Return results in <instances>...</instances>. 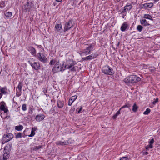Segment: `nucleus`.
I'll use <instances>...</instances> for the list:
<instances>
[{
	"instance_id": "1",
	"label": "nucleus",
	"mask_w": 160,
	"mask_h": 160,
	"mask_svg": "<svg viewBox=\"0 0 160 160\" xmlns=\"http://www.w3.org/2000/svg\"><path fill=\"white\" fill-rule=\"evenodd\" d=\"M141 80V78L137 75H133L128 76L125 78L124 82L128 86H131L132 84L137 83Z\"/></svg>"
},
{
	"instance_id": "2",
	"label": "nucleus",
	"mask_w": 160,
	"mask_h": 160,
	"mask_svg": "<svg viewBox=\"0 0 160 160\" xmlns=\"http://www.w3.org/2000/svg\"><path fill=\"white\" fill-rule=\"evenodd\" d=\"M101 71L105 75L112 76L113 75L114 73L112 68L107 65L102 67Z\"/></svg>"
},
{
	"instance_id": "3",
	"label": "nucleus",
	"mask_w": 160,
	"mask_h": 160,
	"mask_svg": "<svg viewBox=\"0 0 160 160\" xmlns=\"http://www.w3.org/2000/svg\"><path fill=\"white\" fill-rule=\"evenodd\" d=\"M94 44L92 43L90 44L86 43V42L83 44L82 45V48H85L83 49V51H85V56L90 54L91 53V51L93 50Z\"/></svg>"
},
{
	"instance_id": "4",
	"label": "nucleus",
	"mask_w": 160,
	"mask_h": 160,
	"mask_svg": "<svg viewBox=\"0 0 160 160\" xmlns=\"http://www.w3.org/2000/svg\"><path fill=\"white\" fill-rule=\"evenodd\" d=\"M64 63L62 64V65L59 64V61L57 62L54 66L52 71L54 73L58 72L60 71L63 72L65 69L64 67Z\"/></svg>"
},
{
	"instance_id": "5",
	"label": "nucleus",
	"mask_w": 160,
	"mask_h": 160,
	"mask_svg": "<svg viewBox=\"0 0 160 160\" xmlns=\"http://www.w3.org/2000/svg\"><path fill=\"white\" fill-rule=\"evenodd\" d=\"M77 64V62L73 59L68 58L67 59L65 63L64 66L65 70L66 69H70L72 67Z\"/></svg>"
},
{
	"instance_id": "6",
	"label": "nucleus",
	"mask_w": 160,
	"mask_h": 160,
	"mask_svg": "<svg viewBox=\"0 0 160 160\" xmlns=\"http://www.w3.org/2000/svg\"><path fill=\"white\" fill-rule=\"evenodd\" d=\"M72 19H70L68 22H66L65 25L64 27L63 32H65L70 30L74 26V23L73 22Z\"/></svg>"
},
{
	"instance_id": "7",
	"label": "nucleus",
	"mask_w": 160,
	"mask_h": 160,
	"mask_svg": "<svg viewBox=\"0 0 160 160\" xmlns=\"http://www.w3.org/2000/svg\"><path fill=\"white\" fill-rule=\"evenodd\" d=\"M28 62L32 66V69L36 71H38L41 68V66L39 62H31L30 60L28 61Z\"/></svg>"
},
{
	"instance_id": "8",
	"label": "nucleus",
	"mask_w": 160,
	"mask_h": 160,
	"mask_svg": "<svg viewBox=\"0 0 160 160\" xmlns=\"http://www.w3.org/2000/svg\"><path fill=\"white\" fill-rule=\"evenodd\" d=\"M38 60L44 63L47 62L48 59L44 54H42L40 53H38L36 56Z\"/></svg>"
},
{
	"instance_id": "9",
	"label": "nucleus",
	"mask_w": 160,
	"mask_h": 160,
	"mask_svg": "<svg viewBox=\"0 0 160 160\" xmlns=\"http://www.w3.org/2000/svg\"><path fill=\"white\" fill-rule=\"evenodd\" d=\"M13 137V135L11 133H8L4 134L2 138L4 143L11 140Z\"/></svg>"
},
{
	"instance_id": "10",
	"label": "nucleus",
	"mask_w": 160,
	"mask_h": 160,
	"mask_svg": "<svg viewBox=\"0 0 160 160\" xmlns=\"http://www.w3.org/2000/svg\"><path fill=\"white\" fill-rule=\"evenodd\" d=\"M33 6V4L32 2H28L26 5H24V8L26 12H29Z\"/></svg>"
},
{
	"instance_id": "11",
	"label": "nucleus",
	"mask_w": 160,
	"mask_h": 160,
	"mask_svg": "<svg viewBox=\"0 0 160 160\" xmlns=\"http://www.w3.org/2000/svg\"><path fill=\"white\" fill-rule=\"evenodd\" d=\"M22 82H19L18 85L16 88V96L19 97L21 95L22 93Z\"/></svg>"
},
{
	"instance_id": "12",
	"label": "nucleus",
	"mask_w": 160,
	"mask_h": 160,
	"mask_svg": "<svg viewBox=\"0 0 160 160\" xmlns=\"http://www.w3.org/2000/svg\"><path fill=\"white\" fill-rule=\"evenodd\" d=\"M132 4L127 3L123 8H122V12L123 13L130 10L132 8Z\"/></svg>"
},
{
	"instance_id": "13",
	"label": "nucleus",
	"mask_w": 160,
	"mask_h": 160,
	"mask_svg": "<svg viewBox=\"0 0 160 160\" xmlns=\"http://www.w3.org/2000/svg\"><path fill=\"white\" fill-rule=\"evenodd\" d=\"M129 25L127 22H124L122 25L120 30L122 32H125L128 30Z\"/></svg>"
},
{
	"instance_id": "14",
	"label": "nucleus",
	"mask_w": 160,
	"mask_h": 160,
	"mask_svg": "<svg viewBox=\"0 0 160 160\" xmlns=\"http://www.w3.org/2000/svg\"><path fill=\"white\" fill-rule=\"evenodd\" d=\"M27 50L30 52L32 55L36 56V51L34 47L31 46H28Z\"/></svg>"
},
{
	"instance_id": "15",
	"label": "nucleus",
	"mask_w": 160,
	"mask_h": 160,
	"mask_svg": "<svg viewBox=\"0 0 160 160\" xmlns=\"http://www.w3.org/2000/svg\"><path fill=\"white\" fill-rule=\"evenodd\" d=\"M12 144L11 142H9L4 147V152H7L10 153V152L11 150Z\"/></svg>"
},
{
	"instance_id": "16",
	"label": "nucleus",
	"mask_w": 160,
	"mask_h": 160,
	"mask_svg": "<svg viewBox=\"0 0 160 160\" xmlns=\"http://www.w3.org/2000/svg\"><path fill=\"white\" fill-rule=\"evenodd\" d=\"M0 91L2 94H8L9 93L10 91L8 90L6 86H5L3 87H2L0 88Z\"/></svg>"
},
{
	"instance_id": "17",
	"label": "nucleus",
	"mask_w": 160,
	"mask_h": 160,
	"mask_svg": "<svg viewBox=\"0 0 160 160\" xmlns=\"http://www.w3.org/2000/svg\"><path fill=\"white\" fill-rule=\"evenodd\" d=\"M10 153L4 152L2 157L0 156V160H7L10 156Z\"/></svg>"
},
{
	"instance_id": "18",
	"label": "nucleus",
	"mask_w": 160,
	"mask_h": 160,
	"mask_svg": "<svg viewBox=\"0 0 160 160\" xmlns=\"http://www.w3.org/2000/svg\"><path fill=\"white\" fill-rule=\"evenodd\" d=\"M45 116L43 114H39L37 115L35 117V119L38 122H40L44 120Z\"/></svg>"
},
{
	"instance_id": "19",
	"label": "nucleus",
	"mask_w": 160,
	"mask_h": 160,
	"mask_svg": "<svg viewBox=\"0 0 160 160\" xmlns=\"http://www.w3.org/2000/svg\"><path fill=\"white\" fill-rule=\"evenodd\" d=\"M64 104V101L63 100H58L57 101V107L60 109L62 108Z\"/></svg>"
},
{
	"instance_id": "20",
	"label": "nucleus",
	"mask_w": 160,
	"mask_h": 160,
	"mask_svg": "<svg viewBox=\"0 0 160 160\" xmlns=\"http://www.w3.org/2000/svg\"><path fill=\"white\" fill-rule=\"evenodd\" d=\"M153 5V3H148L142 4L141 5V7L142 8H147L152 7Z\"/></svg>"
},
{
	"instance_id": "21",
	"label": "nucleus",
	"mask_w": 160,
	"mask_h": 160,
	"mask_svg": "<svg viewBox=\"0 0 160 160\" xmlns=\"http://www.w3.org/2000/svg\"><path fill=\"white\" fill-rule=\"evenodd\" d=\"M77 95L72 96L70 98L69 101L68 105L71 106L73 102L77 99Z\"/></svg>"
},
{
	"instance_id": "22",
	"label": "nucleus",
	"mask_w": 160,
	"mask_h": 160,
	"mask_svg": "<svg viewBox=\"0 0 160 160\" xmlns=\"http://www.w3.org/2000/svg\"><path fill=\"white\" fill-rule=\"evenodd\" d=\"M98 55L99 54H98L97 52H96L94 53H93L88 57L89 60H90L96 58Z\"/></svg>"
},
{
	"instance_id": "23",
	"label": "nucleus",
	"mask_w": 160,
	"mask_h": 160,
	"mask_svg": "<svg viewBox=\"0 0 160 160\" xmlns=\"http://www.w3.org/2000/svg\"><path fill=\"white\" fill-rule=\"evenodd\" d=\"M38 130V128L36 127H33L32 128L31 133L30 135H28L29 137H32L35 134V131Z\"/></svg>"
},
{
	"instance_id": "24",
	"label": "nucleus",
	"mask_w": 160,
	"mask_h": 160,
	"mask_svg": "<svg viewBox=\"0 0 160 160\" xmlns=\"http://www.w3.org/2000/svg\"><path fill=\"white\" fill-rule=\"evenodd\" d=\"M140 23L141 24L144 26H148L150 25V24H149L147 21L146 19H141L140 20Z\"/></svg>"
},
{
	"instance_id": "25",
	"label": "nucleus",
	"mask_w": 160,
	"mask_h": 160,
	"mask_svg": "<svg viewBox=\"0 0 160 160\" xmlns=\"http://www.w3.org/2000/svg\"><path fill=\"white\" fill-rule=\"evenodd\" d=\"M68 142L67 141L62 142L61 141H58L56 142V144L57 145H66L68 144Z\"/></svg>"
},
{
	"instance_id": "26",
	"label": "nucleus",
	"mask_w": 160,
	"mask_h": 160,
	"mask_svg": "<svg viewBox=\"0 0 160 160\" xmlns=\"http://www.w3.org/2000/svg\"><path fill=\"white\" fill-rule=\"evenodd\" d=\"M4 14L6 17L5 18L8 19L12 15V13L10 12L5 11L4 12Z\"/></svg>"
},
{
	"instance_id": "27",
	"label": "nucleus",
	"mask_w": 160,
	"mask_h": 160,
	"mask_svg": "<svg viewBox=\"0 0 160 160\" xmlns=\"http://www.w3.org/2000/svg\"><path fill=\"white\" fill-rule=\"evenodd\" d=\"M55 29L58 31H59L62 29V26L60 23H57L55 25Z\"/></svg>"
},
{
	"instance_id": "28",
	"label": "nucleus",
	"mask_w": 160,
	"mask_h": 160,
	"mask_svg": "<svg viewBox=\"0 0 160 160\" xmlns=\"http://www.w3.org/2000/svg\"><path fill=\"white\" fill-rule=\"evenodd\" d=\"M23 128V127L22 125H19V126H15V130L18 131H21Z\"/></svg>"
},
{
	"instance_id": "29",
	"label": "nucleus",
	"mask_w": 160,
	"mask_h": 160,
	"mask_svg": "<svg viewBox=\"0 0 160 160\" xmlns=\"http://www.w3.org/2000/svg\"><path fill=\"white\" fill-rule=\"evenodd\" d=\"M154 142V138H152L149 142V144L148 145V146L150 148H153V144Z\"/></svg>"
},
{
	"instance_id": "30",
	"label": "nucleus",
	"mask_w": 160,
	"mask_h": 160,
	"mask_svg": "<svg viewBox=\"0 0 160 160\" xmlns=\"http://www.w3.org/2000/svg\"><path fill=\"white\" fill-rule=\"evenodd\" d=\"M1 103L2 104H1L0 106V110L2 111L4 110L3 109L5 108L6 104L4 101L1 102Z\"/></svg>"
},
{
	"instance_id": "31",
	"label": "nucleus",
	"mask_w": 160,
	"mask_h": 160,
	"mask_svg": "<svg viewBox=\"0 0 160 160\" xmlns=\"http://www.w3.org/2000/svg\"><path fill=\"white\" fill-rule=\"evenodd\" d=\"M15 138L17 139L18 138H22L23 133H22L20 132H18L17 133H15Z\"/></svg>"
},
{
	"instance_id": "32",
	"label": "nucleus",
	"mask_w": 160,
	"mask_h": 160,
	"mask_svg": "<svg viewBox=\"0 0 160 160\" xmlns=\"http://www.w3.org/2000/svg\"><path fill=\"white\" fill-rule=\"evenodd\" d=\"M138 108V107L137 105L136 104V103H134L132 106V110L133 112H136L137 111Z\"/></svg>"
},
{
	"instance_id": "33",
	"label": "nucleus",
	"mask_w": 160,
	"mask_h": 160,
	"mask_svg": "<svg viewBox=\"0 0 160 160\" xmlns=\"http://www.w3.org/2000/svg\"><path fill=\"white\" fill-rule=\"evenodd\" d=\"M143 18L145 19H149L150 20H152V18L151 16L149 14H144L143 16Z\"/></svg>"
},
{
	"instance_id": "34",
	"label": "nucleus",
	"mask_w": 160,
	"mask_h": 160,
	"mask_svg": "<svg viewBox=\"0 0 160 160\" xmlns=\"http://www.w3.org/2000/svg\"><path fill=\"white\" fill-rule=\"evenodd\" d=\"M57 60L56 59H53L51 60L49 63V64L50 65H53L56 63H57Z\"/></svg>"
},
{
	"instance_id": "35",
	"label": "nucleus",
	"mask_w": 160,
	"mask_h": 160,
	"mask_svg": "<svg viewBox=\"0 0 160 160\" xmlns=\"http://www.w3.org/2000/svg\"><path fill=\"white\" fill-rule=\"evenodd\" d=\"M143 27L141 25H138L137 26V29L139 32H141L143 29Z\"/></svg>"
},
{
	"instance_id": "36",
	"label": "nucleus",
	"mask_w": 160,
	"mask_h": 160,
	"mask_svg": "<svg viewBox=\"0 0 160 160\" xmlns=\"http://www.w3.org/2000/svg\"><path fill=\"white\" fill-rule=\"evenodd\" d=\"M150 109L148 108L146 109V111L143 112V113L144 115H148L150 113Z\"/></svg>"
},
{
	"instance_id": "37",
	"label": "nucleus",
	"mask_w": 160,
	"mask_h": 160,
	"mask_svg": "<svg viewBox=\"0 0 160 160\" xmlns=\"http://www.w3.org/2000/svg\"><path fill=\"white\" fill-rule=\"evenodd\" d=\"M149 71L152 72H154L156 70V68L155 67L152 68L149 67Z\"/></svg>"
},
{
	"instance_id": "38",
	"label": "nucleus",
	"mask_w": 160,
	"mask_h": 160,
	"mask_svg": "<svg viewBox=\"0 0 160 160\" xmlns=\"http://www.w3.org/2000/svg\"><path fill=\"white\" fill-rule=\"evenodd\" d=\"M42 90V92H43L44 94L47 97H48L49 96V95L47 94V89L45 88H43Z\"/></svg>"
},
{
	"instance_id": "39",
	"label": "nucleus",
	"mask_w": 160,
	"mask_h": 160,
	"mask_svg": "<svg viewBox=\"0 0 160 160\" xmlns=\"http://www.w3.org/2000/svg\"><path fill=\"white\" fill-rule=\"evenodd\" d=\"M5 1H2L0 2V7L2 8L5 6Z\"/></svg>"
},
{
	"instance_id": "40",
	"label": "nucleus",
	"mask_w": 160,
	"mask_h": 160,
	"mask_svg": "<svg viewBox=\"0 0 160 160\" xmlns=\"http://www.w3.org/2000/svg\"><path fill=\"white\" fill-rule=\"evenodd\" d=\"M131 107V105L129 104H126L124 106H123L121 108H120V110H121L122 108H129Z\"/></svg>"
},
{
	"instance_id": "41",
	"label": "nucleus",
	"mask_w": 160,
	"mask_h": 160,
	"mask_svg": "<svg viewBox=\"0 0 160 160\" xmlns=\"http://www.w3.org/2000/svg\"><path fill=\"white\" fill-rule=\"evenodd\" d=\"M42 147V146H41V145H40L38 146H35L34 147L33 150H39V149H40Z\"/></svg>"
},
{
	"instance_id": "42",
	"label": "nucleus",
	"mask_w": 160,
	"mask_h": 160,
	"mask_svg": "<svg viewBox=\"0 0 160 160\" xmlns=\"http://www.w3.org/2000/svg\"><path fill=\"white\" fill-rule=\"evenodd\" d=\"M82 107L81 106H80L79 108H77L76 109V111H77L79 113H80L81 112V111L82 110Z\"/></svg>"
},
{
	"instance_id": "43",
	"label": "nucleus",
	"mask_w": 160,
	"mask_h": 160,
	"mask_svg": "<svg viewBox=\"0 0 160 160\" xmlns=\"http://www.w3.org/2000/svg\"><path fill=\"white\" fill-rule=\"evenodd\" d=\"M33 109L31 107H30L29 108V110L28 111V113L32 114L33 112Z\"/></svg>"
},
{
	"instance_id": "44",
	"label": "nucleus",
	"mask_w": 160,
	"mask_h": 160,
	"mask_svg": "<svg viewBox=\"0 0 160 160\" xmlns=\"http://www.w3.org/2000/svg\"><path fill=\"white\" fill-rule=\"evenodd\" d=\"M22 109L24 111H26L27 110L26 104H24L22 105Z\"/></svg>"
},
{
	"instance_id": "45",
	"label": "nucleus",
	"mask_w": 160,
	"mask_h": 160,
	"mask_svg": "<svg viewBox=\"0 0 160 160\" xmlns=\"http://www.w3.org/2000/svg\"><path fill=\"white\" fill-rule=\"evenodd\" d=\"M119 160H129V159L128 156H125L122 157Z\"/></svg>"
},
{
	"instance_id": "46",
	"label": "nucleus",
	"mask_w": 160,
	"mask_h": 160,
	"mask_svg": "<svg viewBox=\"0 0 160 160\" xmlns=\"http://www.w3.org/2000/svg\"><path fill=\"white\" fill-rule=\"evenodd\" d=\"M85 52V51H80L79 53L80 54V55H81V56H83L85 55V53H84Z\"/></svg>"
},
{
	"instance_id": "47",
	"label": "nucleus",
	"mask_w": 160,
	"mask_h": 160,
	"mask_svg": "<svg viewBox=\"0 0 160 160\" xmlns=\"http://www.w3.org/2000/svg\"><path fill=\"white\" fill-rule=\"evenodd\" d=\"M70 69H71L70 71L71 72H74V71L75 72L76 71L75 67L74 66H72V67H71L70 68Z\"/></svg>"
},
{
	"instance_id": "48",
	"label": "nucleus",
	"mask_w": 160,
	"mask_h": 160,
	"mask_svg": "<svg viewBox=\"0 0 160 160\" xmlns=\"http://www.w3.org/2000/svg\"><path fill=\"white\" fill-rule=\"evenodd\" d=\"M82 61H88L89 60V59L88 58V57L87 56L86 57L82 58Z\"/></svg>"
},
{
	"instance_id": "49",
	"label": "nucleus",
	"mask_w": 160,
	"mask_h": 160,
	"mask_svg": "<svg viewBox=\"0 0 160 160\" xmlns=\"http://www.w3.org/2000/svg\"><path fill=\"white\" fill-rule=\"evenodd\" d=\"M34 44L35 45L37 46L38 48H41L43 50V51H44V48H42V47L41 45H37L36 44Z\"/></svg>"
},
{
	"instance_id": "50",
	"label": "nucleus",
	"mask_w": 160,
	"mask_h": 160,
	"mask_svg": "<svg viewBox=\"0 0 160 160\" xmlns=\"http://www.w3.org/2000/svg\"><path fill=\"white\" fill-rule=\"evenodd\" d=\"M142 154L143 155H147L149 153V152L147 151H145L144 150H143L142 152Z\"/></svg>"
},
{
	"instance_id": "51",
	"label": "nucleus",
	"mask_w": 160,
	"mask_h": 160,
	"mask_svg": "<svg viewBox=\"0 0 160 160\" xmlns=\"http://www.w3.org/2000/svg\"><path fill=\"white\" fill-rule=\"evenodd\" d=\"M75 108L73 107H72L70 110V112L71 113H72L75 110Z\"/></svg>"
},
{
	"instance_id": "52",
	"label": "nucleus",
	"mask_w": 160,
	"mask_h": 160,
	"mask_svg": "<svg viewBox=\"0 0 160 160\" xmlns=\"http://www.w3.org/2000/svg\"><path fill=\"white\" fill-rule=\"evenodd\" d=\"M3 110H2V111H3L4 113H6L7 114V112H8V113L9 111L8 108H5L4 109H3Z\"/></svg>"
},
{
	"instance_id": "53",
	"label": "nucleus",
	"mask_w": 160,
	"mask_h": 160,
	"mask_svg": "<svg viewBox=\"0 0 160 160\" xmlns=\"http://www.w3.org/2000/svg\"><path fill=\"white\" fill-rule=\"evenodd\" d=\"M121 110H120V109L115 114L117 115V116H118L120 113Z\"/></svg>"
},
{
	"instance_id": "54",
	"label": "nucleus",
	"mask_w": 160,
	"mask_h": 160,
	"mask_svg": "<svg viewBox=\"0 0 160 160\" xmlns=\"http://www.w3.org/2000/svg\"><path fill=\"white\" fill-rule=\"evenodd\" d=\"M121 14H122V18H124V17L126 15V12H124L123 13H122L121 12Z\"/></svg>"
},
{
	"instance_id": "55",
	"label": "nucleus",
	"mask_w": 160,
	"mask_h": 160,
	"mask_svg": "<svg viewBox=\"0 0 160 160\" xmlns=\"http://www.w3.org/2000/svg\"><path fill=\"white\" fill-rule=\"evenodd\" d=\"M158 98H157L156 100L153 101L152 102L153 104H155L156 102H158Z\"/></svg>"
},
{
	"instance_id": "56",
	"label": "nucleus",
	"mask_w": 160,
	"mask_h": 160,
	"mask_svg": "<svg viewBox=\"0 0 160 160\" xmlns=\"http://www.w3.org/2000/svg\"><path fill=\"white\" fill-rule=\"evenodd\" d=\"M149 147L148 146V145L145 147V149L146 151H148L149 150Z\"/></svg>"
},
{
	"instance_id": "57",
	"label": "nucleus",
	"mask_w": 160,
	"mask_h": 160,
	"mask_svg": "<svg viewBox=\"0 0 160 160\" xmlns=\"http://www.w3.org/2000/svg\"><path fill=\"white\" fill-rule=\"evenodd\" d=\"M117 116L115 114L113 115L112 117V118L113 119H115L116 118Z\"/></svg>"
},
{
	"instance_id": "58",
	"label": "nucleus",
	"mask_w": 160,
	"mask_h": 160,
	"mask_svg": "<svg viewBox=\"0 0 160 160\" xmlns=\"http://www.w3.org/2000/svg\"><path fill=\"white\" fill-rule=\"evenodd\" d=\"M23 133L22 137L23 138L25 137L26 136H27V135L25 134L24 133Z\"/></svg>"
},
{
	"instance_id": "59",
	"label": "nucleus",
	"mask_w": 160,
	"mask_h": 160,
	"mask_svg": "<svg viewBox=\"0 0 160 160\" xmlns=\"http://www.w3.org/2000/svg\"><path fill=\"white\" fill-rule=\"evenodd\" d=\"M57 3L56 2H53V3L52 5L54 6H56L57 5Z\"/></svg>"
},
{
	"instance_id": "60",
	"label": "nucleus",
	"mask_w": 160,
	"mask_h": 160,
	"mask_svg": "<svg viewBox=\"0 0 160 160\" xmlns=\"http://www.w3.org/2000/svg\"><path fill=\"white\" fill-rule=\"evenodd\" d=\"M56 1L57 2H60L62 1V0H56Z\"/></svg>"
},
{
	"instance_id": "61",
	"label": "nucleus",
	"mask_w": 160,
	"mask_h": 160,
	"mask_svg": "<svg viewBox=\"0 0 160 160\" xmlns=\"http://www.w3.org/2000/svg\"><path fill=\"white\" fill-rule=\"evenodd\" d=\"M2 95L1 94V93L0 92V99L2 97Z\"/></svg>"
},
{
	"instance_id": "62",
	"label": "nucleus",
	"mask_w": 160,
	"mask_h": 160,
	"mask_svg": "<svg viewBox=\"0 0 160 160\" xmlns=\"http://www.w3.org/2000/svg\"><path fill=\"white\" fill-rule=\"evenodd\" d=\"M159 0H154V2H157L159 1Z\"/></svg>"
},
{
	"instance_id": "63",
	"label": "nucleus",
	"mask_w": 160,
	"mask_h": 160,
	"mask_svg": "<svg viewBox=\"0 0 160 160\" xmlns=\"http://www.w3.org/2000/svg\"><path fill=\"white\" fill-rule=\"evenodd\" d=\"M119 44H120V42H118V44H117V47H118V46H119Z\"/></svg>"
},
{
	"instance_id": "64",
	"label": "nucleus",
	"mask_w": 160,
	"mask_h": 160,
	"mask_svg": "<svg viewBox=\"0 0 160 160\" xmlns=\"http://www.w3.org/2000/svg\"><path fill=\"white\" fill-rule=\"evenodd\" d=\"M121 0H116L117 2H119Z\"/></svg>"
}]
</instances>
